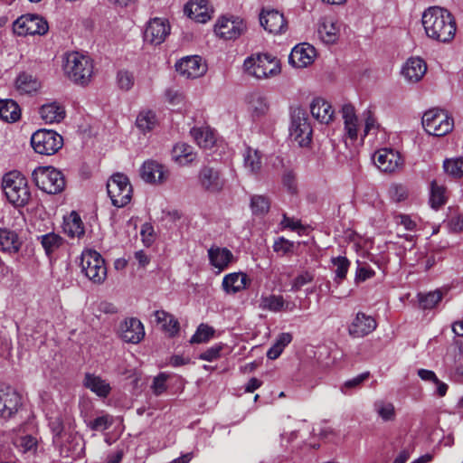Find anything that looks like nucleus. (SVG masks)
I'll return each instance as SVG.
<instances>
[{"mask_svg": "<svg viewBox=\"0 0 463 463\" xmlns=\"http://www.w3.org/2000/svg\"><path fill=\"white\" fill-rule=\"evenodd\" d=\"M63 230L64 232L71 238H80L84 234V226L77 213L72 212L70 216L64 220Z\"/></svg>", "mask_w": 463, "mask_h": 463, "instance_id": "39", "label": "nucleus"}, {"mask_svg": "<svg viewBox=\"0 0 463 463\" xmlns=\"http://www.w3.org/2000/svg\"><path fill=\"white\" fill-rule=\"evenodd\" d=\"M84 385L100 397H107L110 392V386L108 383L90 373L85 375Z\"/></svg>", "mask_w": 463, "mask_h": 463, "instance_id": "36", "label": "nucleus"}, {"mask_svg": "<svg viewBox=\"0 0 463 463\" xmlns=\"http://www.w3.org/2000/svg\"><path fill=\"white\" fill-rule=\"evenodd\" d=\"M168 378L169 374L165 373H160L154 378L151 389L156 395H160L166 390V381Z\"/></svg>", "mask_w": 463, "mask_h": 463, "instance_id": "56", "label": "nucleus"}, {"mask_svg": "<svg viewBox=\"0 0 463 463\" xmlns=\"http://www.w3.org/2000/svg\"><path fill=\"white\" fill-rule=\"evenodd\" d=\"M172 157L180 165H186L196 159V153L191 146L178 143L172 150Z\"/></svg>", "mask_w": 463, "mask_h": 463, "instance_id": "35", "label": "nucleus"}, {"mask_svg": "<svg viewBox=\"0 0 463 463\" xmlns=\"http://www.w3.org/2000/svg\"><path fill=\"white\" fill-rule=\"evenodd\" d=\"M396 222L398 224H401V225H403L404 228L407 230V231H412L415 229L416 227V223L414 221H412L411 219V217L409 215H406V214H399L397 215L396 217Z\"/></svg>", "mask_w": 463, "mask_h": 463, "instance_id": "63", "label": "nucleus"}, {"mask_svg": "<svg viewBox=\"0 0 463 463\" xmlns=\"http://www.w3.org/2000/svg\"><path fill=\"white\" fill-rule=\"evenodd\" d=\"M342 116L345 123V135L352 140L357 139L358 134V118L355 115L354 106L345 104L342 108Z\"/></svg>", "mask_w": 463, "mask_h": 463, "instance_id": "29", "label": "nucleus"}, {"mask_svg": "<svg viewBox=\"0 0 463 463\" xmlns=\"http://www.w3.org/2000/svg\"><path fill=\"white\" fill-rule=\"evenodd\" d=\"M31 145L36 153L52 156L62 147L63 138L53 130L39 129L33 134Z\"/></svg>", "mask_w": 463, "mask_h": 463, "instance_id": "8", "label": "nucleus"}, {"mask_svg": "<svg viewBox=\"0 0 463 463\" xmlns=\"http://www.w3.org/2000/svg\"><path fill=\"white\" fill-rule=\"evenodd\" d=\"M449 224L452 231L461 232L463 230V214L456 210L451 212Z\"/></svg>", "mask_w": 463, "mask_h": 463, "instance_id": "59", "label": "nucleus"}, {"mask_svg": "<svg viewBox=\"0 0 463 463\" xmlns=\"http://www.w3.org/2000/svg\"><path fill=\"white\" fill-rule=\"evenodd\" d=\"M248 276L243 272H235L226 275L222 279V288L228 294L241 291L247 286Z\"/></svg>", "mask_w": 463, "mask_h": 463, "instance_id": "31", "label": "nucleus"}, {"mask_svg": "<svg viewBox=\"0 0 463 463\" xmlns=\"http://www.w3.org/2000/svg\"><path fill=\"white\" fill-rule=\"evenodd\" d=\"M249 109L253 118H261L265 116L269 109V104L267 97L260 92H252L247 97Z\"/></svg>", "mask_w": 463, "mask_h": 463, "instance_id": "32", "label": "nucleus"}, {"mask_svg": "<svg viewBox=\"0 0 463 463\" xmlns=\"http://www.w3.org/2000/svg\"><path fill=\"white\" fill-rule=\"evenodd\" d=\"M447 202L446 188L433 180L430 184V203L433 209H439Z\"/></svg>", "mask_w": 463, "mask_h": 463, "instance_id": "45", "label": "nucleus"}, {"mask_svg": "<svg viewBox=\"0 0 463 463\" xmlns=\"http://www.w3.org/2000/svg\"><path fill=\"white\" fill-rule=\"evenodd\" d=\"M35 185L42 191L56 194L65 188L63 174L52 166H40L32 174Z\"/></svg>", "mask_w": 463, "mask_h": 463, "instance_id": "5", "label": "nucleus"}, {"mask_svg": "<svg viewBox=\"0 0 463 463\" xmlns=\"http://www.w3.org/2000/svg\"><path fill=\"white\" fill-rule=\"evenodd\" d=\"M19 235L6 228H0V250L9 254L17 253L22 247Z\"/></svg>", "mask_w": 463, "mask_h": 463, "instance_id": "27", "label": "nucleus"}, {"mask_svg": "<svg viewBox=\"0 0 463 463\" xmlns=\"http://www.w3.org/2000/svg\"><path fill=\"white\" fill-rule=\"evenodd\" d=\"M314 279V275L309 271H305L295 278L292 282L291 290L298 291L303 286L310 283Z\"/></svg>", "mask_w": 463, "mask_h": 463, "instance_id": "57", "label": "nucleus"}, {"mask_svg": "<svg viewBox=\"0 0 463 463\" xmlns=\"http://www.w3.org/2000/svg\"><path fill=\"white\" fill-rule=\"evenodd\" d=\"M21 117V109L13 99L0 100V118L6 122H15Z\"/></svg>", "mask_w": 463, "mask_h": 463, "instance_id": "37", "label": "nucleus"}, {"mask_svg": "<svg viewBox=\"0 0 463 463\" xmlns=\"http://www.w3.org/2000/svg\"><path fill=\"white\" fill-rule=\"evenodd\" d=\"M38 241L41 242L47 256H51L64 243L63 238L55 232H48L39 236Z\"/></svg>", "mask_w": 463, "mask_h": 463, "instance_id": "38", "label": "nucleus"}, {"mask_svg": "<svg viewBox=\"0 0 463 463\" xmlns=\"http://www.w3.org/2000/svg\"><path fill=\"white\" fill-rule=\"evenodd\" d=\"M374 275V271L368 266H359L356 270L355 279L356 281H364L367 279L372 278Z\"/></svg>", "mask_w": 463, "mask_h": 463, "instance_id": "62", "label": "nucleus"}, {"mask_svg": "<svg viewBox=\"0 0 463 463\" xmlns=\"http://www.w3.org/2000/svg\"><path fill=\"white\" fill-rule=\"evenodd\" d=\"M312 116L320 123L328 124L333 120L334 110L331 105L321 98H316L310 104Z\"/></svg>", "mask_w": 463, "mask_h": 463, "instance_id": "26", "label": "nucleus"}, {"mask_svg": "<svg viewBox=\"0 0 463 463\" xmlns=\"http://www.w3.org/2000/svg\"><path fill=\"white\" fill-rule=\"evenodd\" d=\"M270 207V203L268 197L264 195H253L250 199V209L255 215L266 214Z\"/></svg>", "mask_w": 463, "mask_h": 463, "instance_id": "48", "label": "nucleus"}, {"mask_svg": "<svg viewBox=\"0 0 463 463\" xmlns=\"http://www.w3.org/2000/svg\"><path fill=\"white\" fill-rule=\"evenodd\" d=\"M379 128V125L376 122V119L373 116L371 111L366 112V118H365V126H364V136L368 135L371 130L376 129Z\"/></svg>", "mask_w": 463, "mask_h": 463, "instance_id": "64", "label": "nucleus"}, {"mask_svg": "<svg viewBox=\"0 0 463 463\" xmlns=\"http://www.w3.org/2000/svg\"><path fill=\"white\" fill-rule=\"evenodd\" d=\"M377 326L375 319L363 312H358L348 327V332L354 338L364 337Z\"/></svg>", "mask_w": 463, "mask_h": 463, "instance_id": "21", "label": "nucleus"}, {"mask_svg": "<svg viewBox=\"0 0 463 463\" xmlns=\"http://www.w3.org/2000/svg\"><path fill=\"white\" fill-rule=\"evenodd\" d=\"M340 32L339 24L331 17L323 18L318 25L317 33L320 39L327 43H334L338 38Z\"/></svg>", "mask_w": 463, "mask_h": 463, "instance_id": "25", "label": "nucleus"}, {"mask_svg": "<svg viewBox=\"0 0 463 463\" xmlns=\"http://www.w3.org/2000/svg\"><path fill=\"white\" fill-rule=\"evenodd\" d=\"M157 124L156 115L152 110L140 111L137 117L136 125L143 133L153 130Z\"/></svg>", "mask_w": 463, "mask_h": 463, "instance_id": "41", "label": "nucleus"}, {"mask_svg": "<svg viewBox=\"0 0 463 463\" xmlns=\"http://www.w3.org/2000/svg\"><path fill=\"white\" fill-rule=\"evenodd\" d=\"M290 136L300 146H307L311 142L312 128L308 122V116L300 108L295 109L292 112Z\"/></svg>", "mask_w": 463, "mask_h": 463, "instance_id": "10", "label": "nucleus"}, {"mask_svg": "<svg viewBox=\"0 0 463 463\" xmlns=\"http://www.w3.org/2000/svg\"><path fill=\"white\" fill-rule=\"evenodd\" d=\"M422 126L430 135L443 137L453 129L454 120L446 111L432 109L424 113Z\"/></svg>", "mask_w": 463, "mask_h": 463, "instance_id": "7", "label": "nucleus"}, {"mask_svg": "<svg viewBox=\"0 0 463 463\" xmlns=\"http://www.w3.org/2000/svg\"><path fill=\"white\" fill-rule=\"evenodd\" d=\"M40 115L47 124L59 123L64 118L65 110L59 103L51 102L41 107Z\"/></svg>", "mask_w": 463, "mask_h": 463, "instance_id": "34", "label": "nucleus"}, {"mask_svg": "<svg viewBox=\"0 0 463 463\" xmlns=\"http://www.w3.org/2000/svg\"><path fill=\"white\" fill-rule=\"evenodd\" d=\"M370 376L369 372H364L350 380L345 381L341 386V392L347 393L348 390L359 388Z\"/></svg>", "mask_w": 463, "mask_h": 463, "instance_id": "53", "label": "nucleus"}, {"mask_svg": "<svg viewBox=\"0 0 463 463\" xmlns=\"http://www.w3.org/2000/svg\"><path fill=\"white\" fill-rule=\"evenodd\" d=\"M14 444L23 453L35 454L38 449L37 438L29 434L17 436Z\"/></svg>", "mask_w": 463, "mask_h": 463, "instance_id": "43", "label": "nucleus"}, {"mask_svg": "<svg viewBox=\"0 0 463 463\" xmlns=\"http://www.w3.org/2000/svg\"><path fill=\"white\" fill-rule=\"evenodd\" d=\"M112 424V420L109 416L104 415L96 418L93 421L90 423V427L93 430H105L109 428Z\"/></svg>", "mask_w": 463, "mask_h": 463, "instance_id": "58", "label": "nucleus"}, {"mask_svg": "<svg viewBox=\"0 0 463 463\" xmlns=\"http://www.w3.org/2000/svg\"><path fill=\"white\" fill-rule=\"evenodd\" d=\"M14 31L18 35H43L48 31V24L36 14H24L14 23Z\"/></svg>", "mask_w": 463, "mask_h": 463, "instance_id": "12", "label": "nucleus"}, {"mask_svg": "<svg viewBox=\"0 0 463 463\" xmlns=\"http://www.w3.org/2000/svg\"><path fill=\"white\" fill-rule=\"evenodd\" d=\"M187 16L198 23H206L211 18L212 10L207 0H192L184 5Z\"/></svg>", "mask_w": 463, "mask_h": 463, "instance_id": "23", "label": "nucleus"}, {"mask_svg": "<svg viewBox=\"0 0 463 463\" xmlns=\"http://www.w3.org/2000/svg\"><path fill=\"white\" fill-rule=\"evenodd\" d=\"M294 243L284 238H279L273 245L274 251L281 252L283 254L291 252L293 250Z\"/></svg>", "mask_w": 463, "mask_h": 463, "instance_id": "60", "label": "nucleus"}, {"mask_svg": "<svg viewBox=\"0 0 463 463\" xmlns=\"http://www.w3.org/2000/svg\"><path fill=\"white\" fill-rule=\"evenodd\" d=\"M49 426L52 432L53 442L61 447L63 446L61 441V434L63 432V421L61 417H51L49 420Z\"/></svg>", "mask_w": 463, "mask_h": 463, "instance_id": "50", "label": "nucleus"}, {"mask_svg": "<svg viewBox=\"0 0 463 463\" xmlns=\"http://www.w3.org/2000/svg\"><path fill=\"white\" fill-rule=\"evenodd\" d=\"M333 265L336 268L335 269V275L337 283H340L344 279H345L349 266L350 261L345 257H336L332 259Z\"/></svg>", "mask_w": 463, "mask_h": 463, "instance_id": "51", "label": "nucleus"}, {"mask_svg": "<svg viewBox=\"0 0 463 463\" xmlns=\"http://www.w3.org/2000/svg\"><path fill=\"white\" fill-rule=\"evenodd\" d=\"M375 165L385 173H393L402 165V159L398 151L392 148H381L373 156Z\"/></svg>", "mask_w": 463, "mask_h": 463, "instance_id": "15", "label": "nucleus"}, {"mask_svg": "<svg viewBox=\"0 0 463 463\" xmlns=\"http://www.w3.org/2000/svg\"><path fill=\"white\" fill-rule=\"evenodd\" d=\"M168 176L163 165L154 160L144 162L140 168V177L146 183L158 184L164 183Z\"/></svg>", "mask_w": 463, "mask_h": 463, "instance_id": "20", "label": "nucleus"}, {"mask_svg": "<svg viewBox=\"0 0 463 463\" xmlns=\"http://www.w3.org/2000/svg\"><path fill=\"white\" fill-rule=\"evenodd\" d=\"M442 299V294L439 291L430 292L428 294H419V303L421 308H433Z\"/></svg>", "mask_w": 463, "mask_h": 463, "instance_id": "49", "label": "nucleus"}, {"mask_svg": "<svg viewBox=\"0 0 463 463\" xmlns=\"http://www.w3.org/2000/svg\"><path fill=\"white\" fill-rule=\"evenodd\" d=\"M107 191L112 204L116 207L127 205L132 197L131 184L123 174H115L108 180Z\"/></svg>", "mask_w": 463, "mask_h": 463, "instance_id": "9", "label": "nucleus"}, {"mask_svg": "<svg viewBox=\"0 0 463 463\" xmlns=\"http://www.w3.org/2000/svg\"><path fill=\"white\" fill-rule=\"evenodd\" d=\"M389 195L394 202H402L408 197V189L402 184H394L389 188Z\"/></svg>", "mask_w": 463, "mask_h": 463, "instance_id": "54", "label": "nucleus"}, {"mask_svg": "<svg viewBox=\"0 0 463 463\" xmlns=\"http://www.w3.org/2000/svg\"><path fill=\"white\" fill-rule=\"evenodd\" d=\"M176 71L187 79H195L206 72V66L199 56L185 57L180 60L176 65Z\"/></svg>", "mask_w": 463, "mask_h": 463, "instance_id": "19", "label": "nucleus"}, {"mask_svg": "<svg viewBox=\"0 0 463 463\" xmlns=\"http://www.w3.org/2000/svg\"><path fill=\"white\" fill-rule=\"evenodd\" d=\"M22 406L23 397L14 388L0 385V418L8 420L14 417Z\"/></svg>", "mask_w": 463, "mask_h": 463, "instance_id": "11", "label": "nucleus"}, {"mask_svg": "<svg viewBox=\"0 0 463 463\" xmlns=\"http://www.w3.org/2000/svg\"><path fill=\"white\" fill-rule=\"evenodd\" d=\"M262 155L259 150L247 147L244 154V166L250 172L257 174L260 171L262 166Z\"/></svg>", "mask_w": 463, "mask_h": 463, "instance_id": "44", "label": "nucleus"}, {"mask_svg": "<svg viewBox=\"0 0 463 463\" xmlns=\"http://www.w3.org/2000/svg\"><path fill=\"white\" fill-rule=\"evenodd\" d=\"M170 30L167 20L158 17L150 19L144 31V40L151 45H159L165 41Z\"/></svg>", "mask_w": 463, "mask_h": 463, "instance_id": "14", "label": "nucleus"}, {"mask_svg": "<svg viewBox=\"0 0 463 463\" xmlns=\"http://www.w3.org/2000/svg\"><path fill=\"white\" fill-rule=\"evenodd\" d=\"M155 322L161 330L170 336L176 335L180 329L178 320L170 313L165 310H156L153 313Z\"/></svg>", "mask_w": 463, "mask_h": 463, "instance_id": "28", "label": "nucleus"}, {"mask_svg": "<svg viewBox=\"0 0 463 463\" xmlns=\"http://www.w3.org/2000/svg\"><path fill=\"white\" fill-rule=\"evenodd\" d=\"M247 26L240 17L222 16L214 27L216 35L224 40H235L245 33Z\"/></svg>", "mask_w": 463, "mask_h": 463, "instance_id": "13", "label": "nucleus"}, {"mask_svg": "<svg viewBox=\"0 0 463 463\" xmlns=\"http://www.w3.org/2000/svg\"><path fill=\"white\" fill-rule=\"evenodd\" d=\"M41 87L42 82L38 78L28 72H21L15 80V88L21 94L37 92Z\"/></svg>", "mask_w": 463, "mask_h": 463, "instance_id": "33", "label": "nucleus"}, {"mask_svg": "<svg viewBox=\"0 0 463 463\" xmlns=\"http://www.w3.org/2000/svg\"><path fill=\"white\" fill-rule=\"evenodd\" d=\"M443 168L449 176L460 178L463 175V157L446 159L443 162Z\"/></svg>", "mask_w": 463, "mask_h": 463, "instance_id": "47", "label": "nucleus"}, {"mask_svg": "<svg viewBox=\"0 0 463 463\" xmlns=\"http://www.w3.org/2000/svg\"><path fill=\"white\" fill-rule=\"evenodd\" d=\"M135 78L133 74L128 71H119L117 74V83L120 90L128 91L133 86Z\"/></svg>", "mask_w": 463, "mask_h": 463, "instance_id": "52", "label": "nucleus"}, {"mask_svg": "<svg viewBox=\"0 0 463 463\" xmlns=\"http://www.w3.org/2000/svg\"><path fill=\"white\" fill-rule=\"evenodd\" d=\"M282 184L290 193L297 190L296 176L292 171H286L282 175Z\"/></svg>", "mask_w": 463, "mask_h": 463, "instance_id": "61", "label": "nucleus"}, {"mask_svg": "<svg viewBox=\"0 0 463 463\" xmlns=\"http://www.w3.org/2000/svg\"><path fill=\"white\" fill-rule=\"evenodd\" d=\"M421 23L426 35L442 43L451 41L457 26L453 15L445 8L430 6L424 11Z\"/></svg>", "mask_w": 463, "mask_h": 463, "instance_id": "1", "label": "nucleus"}, {"mask_svg": "<svg viewBox=\"0 0 463 463\" xmlns=\"http://www.w3.org/2000/svg\"><path fill=\"white\" fill-rule=\"evenodd\" d=\"M81 271L95 284H102L107 278V267L102 256L94 250H85L80 257Z\"/></svg>", "mask_w": 463, "mask_h": 463, "instance_id": "6", "label": "nucleus"}, {"mask_svg": "<svg viewBox=\"0 0 463 463\" xmlns=\"http://www.w3.org/2000/svg\"><path fill=\"white\" fill-rule=\"evenodd\" d=\"M374 411L383 421H392L395 420V408L391 402L378 401L374 403Z\"/></svg>", "mask_w": 463, "mask_h": 463, "instance_id": "46", "label": "nucleus"}, {"mask_svg": "<svg viewBox=\"0 0 463 463\" xmlns=\"http://www.w3.org/2000/svg\"><path fill=\"white\" fill-rule=\"evenodd\" d=\"M2 188L8 202L15 207H24L30 202L31 193L27 180L18 171H12L4 175Z\"/></svg>", "mask_w": 463, "mask_h": 463, "instance_id": "2", "label": "nucleus"}, {"mask_svg": "<svg viewBox=\"0 0 463 463\" xmlns=\"http://www.w3.org/2000/svg\"><path fill=\"white\" fill-rule=\"evenodd\" d=\"M427 71L425 61L419 58H410L402 67V73L411 82H417L421 80Z\"/></svg>", "mask_w": 463, "mask_h": 463, "instance_id": "24", "label": "nucleus"}, {"mask_svg": "<svg viewBox=\"0 0 463 463\" xmlns=\"http://www.w3.org/2000/svg\"><path fill=\"white\" fill-rule=\"evenodd\" d=\"M283 306L284 299L281 296H269L262 300V307L271 311H279Z\"/></svg>", "mask_w": 463, "mask_h": 463, "instance_id": "55", "label": "nucleus"}, {"mask_svg": "<svg viewBox=\"0 0 463 463\" xmlns=\"http://www.w3.org/2000/svg\"><path fill=\"white\" fill-rule=\"evenodd\" d=\"M119 336L126 343L137 345L145 336L144 326L136 317L126 318L119 326Z\"/></svg>", "mask_w": 463, "mask_h": 463, "instance_id": "17", "label": "nucleus"}, {"mask_svg": "<svg viewBox=\"0 0 463 463\" xmlns=\"http://www.w3.org/2000/svg\"><path fill=\"white\" fill-rule=\"evenodd\" d=\"M198 181L202 188L210 193L220 192L225 184L220 170L209 165L202 167L198 175Z\"/></svg>", "mask_w": 463, "mask_h": 463, "instance_id": "18", "label": "nucleus"}, {"mask_svg": "<svg viewBox=\"0 0 463 463\" xmlns=\"http://www.w3.org/2000/svg\"><path fill=\"white\" fill-rule=\"evenodd\" d=\"M216 331L215 329L207 325V324H200L193 335L191 339L189 340L192 345H203L207 344L212 338L215 336Z\"/></svg>", "mask_w": 463, "mask_h": 463, "instance_id": "42", "label": "nucleus"}, {"mask_svg": "<svg viewBox=\"0 0 463 463\" xmlns=\"http://www.w3.org/2000/svg\"><path fill=\"white\" fill-rule=\"evenodd\" d=\"M208 256L211 264L220 271L233 260V254L227 248L212 247L208 250Z\"/></svg>", "mask_w": 463, "mask_h": 463, "instance_id": "30", "label": "nucleus"}, {"mask_svg": "<svg viewBox=\"0 0 463 463\" xmlns=\"http://www.w3.org/2000/svg\"><path fill=\"white\" fill-rule=\"evenodd\" d=\"M260 22L263 28L270 33H283L288 28L284 14L275 9H262Z\"/></svg>", "mask_w": 463, "mask_h": 463, "instance_id": "16", "label": "nucleus"}, {"mask_svg": "<svg viewBox=\"0 0 463 463\" xmlns=\"http://www.w3.org/2000/svg\"><path fill=\"white\" fill-rule=\"evenodd\" d=\"M243 68L245 72L259 80L275 77L281 71L279 60L269 53L250 55L244 61Z\"/></svg>", "mask_w": 463, "mask_h": 463, "instance_id": "3", "label": "nucleus"}, {"mask_svg": "<svg viewBox=\"0 0 463 463\" xmlns=\"http://www.w3.org/2000/svg\"><path fill=\"white\" fill-rule=\"evenodd\" d=\"M315 57L316 49L308 43H301L292 49L288 61L296 68H304L311 64Z\"/></svg>", "mask_w": 463, "mask_h": 463, "instance_id": "22", "label": "nucleus"}, {"mask_svg": "<svg viewBox=\"0 0 463 463\" xmlns=\"http://www.w3.org/2000/svg\"><path fill=\"white\" fill-rule=\"evenodd\" d=\"M64 71L76 84H89L93 74L92 60L79 52L67 54Z\"/></svg>", "mask_w": 463, "mask_h": 463, "instance_id": "4", "label": "nucleus"}, {"mask_svg": "<svg viewBox=\"0 0 463 463\" xmlns=\"http://www.w3.org/2000/svg\"><path fill=\"white\" fill-rule=\"evenodd\" d=\"M190 133L201 147L210 148L215 143L214 133L208 128H194Z\"/></svg>", "mask_w": 463, "mask_h": 463, "instance_id": "40", "label": "nucleus"}]
</instances>
